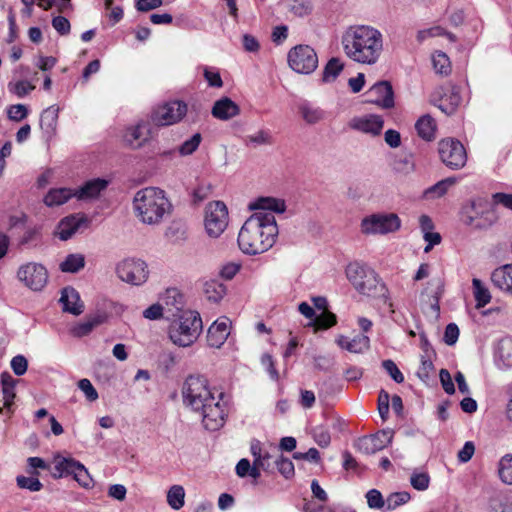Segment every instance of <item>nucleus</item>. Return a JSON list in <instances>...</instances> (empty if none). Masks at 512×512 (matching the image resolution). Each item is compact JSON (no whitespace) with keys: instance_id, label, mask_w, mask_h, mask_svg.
Listing matches in <instances>:
<instances>
[{"instance_id":"1","label":"nucleus","mask_w":512,"mask_h":512,"mask_svg":"<svg viewBox=\"0 0 512 512\" xmlns=\"http://www.w3.org/2000/svg\"><path fill=\"white\" fill-rule=\"evenodd\" d=\"M283 200L260 197L249 204L250 210H258L242 225L238 234V245L247 255H257L268 251L276 242L278 226L273 212L285 211Z\"/></svg>"},{"instance_id":"2","label":"nucleus","mask_w":512,"mask_h":512,"mask_svg":"<svg viewBox=\"0 0 512 512\" xmlns=\"http://www.w3.org/2000/svg\"><path fill=\"white\" fill-rule=\"evenodd\" d=\"M183 402L193 411L202 415L207 430L216 431L224 425L225 407L221 403L223 394L212 391L208 380L203 376H189L182 388Z\"/></svg>"},{"instance_id":"3","label":"nucleus","mask_w":512,"mask_h":512,"mask_svg":"<svg viewBox=\"0 0 512 512\" xmlns=\"http://www.w3.org/2000/svg\"><path fill=\"white\" fill-rule=\"evenodd\" d=\"M341 44L352 61L374 65L383 52V35L370 25H352L344 31Z\"/></svg>"},{"instance_id":"4","label":"nucleus","mask_w":512,"mask_h":512,"mask_svg":"<svg viewBox=\"0 0 512 512\" xmlns=\"http://www.w3.org/2000/svg\"><path fill=\"white\" fill-rule=\"evenodd\" d=\"M133 209L142 223L156 225L171 214L172 204L160 188L146 187L136 192Z\"/></svg>"},{"instance_id":"5","label":"nucleus","mask_w":512,"mask_h":512,"mask_svg":"<svg viewBox=\"0 0 512 512\" xmlns=\"http://www.w3.org/2000/svg\"><path fill=\"white\" fill-rule=\"evenodd\" d=\"M202 331V320L195 311H181L169 328V337L172 342L181 347L193 344Z\"/></svg>"},{"instance_id":"6","label":"nucleus","mask_w":512,"mask_h":512,"mask_svg":"<svg viewBox=\"0 0 512 512\" xmlns=\"http://www.w3.org/2000/svg\"><path fill=\"white\" fill-rule=\"evenodd\" d=\"M346 276L353 287L366 296L382 294L385 286L381 283L378 274L369 266L359 262H352L346 268Z\"/></svg>"},{"instance_id":"7","label":"nucleus","mask_w":512,"mask_h":512,"mask_svg":"<svg viewBox=\"0 0 512 512\" xmlns=\"http://www.w3.org/2000/svg\"><path fill=\"white\" fill-rule=\"evenodd\" d=\"M495 207L485 200H474L463 206L461 219L464 224L478 230L492 227L498 221Z\"/></svg>"},{"instance_id":"8","label":"nucleus","mask_w":512,"mask_h":512,"mask_svg":"<svg viewBox=\"0 0 512 512\" xmlns=\"http://www.w3.org/2000/svg\"><path fill=\"white\" fill-rule=\"evenodd\" d=\"M53 470L51 476L54 479H59L66 476H73L74 480L78 482L83 488H90L93 485V479L88 470L79 461L72 457H64L56 454L52 461Z\"/></svg>"},{"instance_id":"9","label":"nucleus","mask_w":512,"mask_h":512,"mask_svg":"<svg viewBox=\"0 0 512 512\" xmlns=\"http://www.w3.org/2000/svg\"><path fill=\"white\" fill-rule=\"evenodd\" d=\"M445 293V283L439 279L430 280L420 294L419 303L423 313L431 320L440 316L439 299Z\"/></svg>"},{"instance_id":"10","label":"nucleus","mask_w":512,"mask_h":512,"mask_svg":"<svg viewBox=\"0 0 512 512\" xmlns=\"http://www.w3.org/2000/svg\"><path fill=\"white\" fill-rule=\"evenodd\" d=\"M288 64L297 73L310 74L318 66V56L309 45H297L288 53Z\"/></svg>"},{"instance_id":"11","label":"nucleus","mask_w":512,"mask_h":512,"mask_svg":"<svg viewBox=\"0 0 512 512\" xmlns=\"http://www.w3.org/2000/svg\"><path fill=\"white\" fill-rule=\"evenodd\" d=\"M401 220L395 213L372 214L362 220L361 228L365 234H387L399 230Z\"/></svg>"},{"instance_id":"12","label":"nucleus","mask_w":512,"mask_h":512,"mask_svg":"<svg viewBox=\"0 0 512 512\" xmlns=\"http://www.w3.org/2000/svg\"><path fill=\"white\" fill-rule=\"evenodd\" d=\"M228 225V210L221 201H214L206 206L205 229L210 237H219Z\"/></svg>"},{"instance_id":"13","label":"nucleus","mask_w":512,"mask_h":512,"mask_svg":"<svg viewBox=\"0 0 512 512\" xmlns=\"http://www.w3.org/2000/svg\"><path fill=\"white\" fill-rule=\"evenodd\" d=\"M17 277L29 289L40 291L47 283L48 272L42 264L29 262L19 267Z\"/></svg>"},{"instance_id":"14","label":"nucleus","mask_w":512,"mask_h":512,"mask_svg":"<svg viewBox=\"0 0 512 512\" xmlns=\"http://www.w3.org/2000/svg\"><path fill=\"white\" fill-rule=\"evenodd\" d=\"M118 277L129 284L141 285L148 278L147 265L140 259H125L116 267Z\"/></svg>"},{"instance_id":"15","label":"nucleus","mask_w":512,"mask_h":512,"mask_svg":"<svg viewBox=\"0 0 512 512\" xmlns=\"http://www.w3.org/2000/svg\"><path fill=\"white\" fill-rule=\"evenodd\" d=\"M187 113V105L173 101L157 107L151 113V121L157 126H169L179 122Z\"/></svg>"},{"instance_id":"16","label":"nucleus","mask_w":512,"mask_h":512,"mask_svg":"<svg viewBox=\"0 0 512 512\" xmlns=\"http://www.w3.org/2000/svg\"><path fill=\"white\" fill-rule=\"evenodd\" d=\"M348 126L355 131L375 137L381 134L384 119L376 114L356 116L349 121Z\"/></svg>"},{"instance_id":"17","label":"nucleus","mask_w":512,"mask_h":512,"mask_svg":"<svg viewBox=\"0 0 512 512\" xmlns=\"http://www.w3.org/2000/svg\"><path fill=\"white\" fill-rule=\"evenodd\" d=\"M125 144L132 149L143 147L151 138V125L141 120L135 125L127 127L123 136Z\"/></svg>"},{"instance_id":"18","label":"nucleus","mask_w":512,"mask_h":512,"mask_svg":"<svg viewBox=\"0 0 512 512\" xmlns=\"http://www.w3.org/2000/svg\"><path fill=\"white\" fill-rule=\"evenodd\" d=\"M368 101L384 109L394 107V92L390 82L379 81L367 91Z\"/></svg>"},{"instance_id":"19","label":"nucleus","mask_w":512,"mask_h":512,"mask_svg":"<svg viewBox=\"0 0 512 512\" xmlns=\"http://www.w3.org/2000/svg\"><path fill=\"white\" fill-rule=\"evenodd\" d=\"M392 438V430H382L374 435L360 438L357 442V446L359 450H361L365 454H374L384 449L388 444H390Z\"/></svg>"},{"instance_id":"20","label":"nucleus","mask_w":512,"mask_h":512,"mask_svg":"<svg viewBox=\"0 0 512 512\" xmlns=\"http://www.w3.org/2000/svg\"><path fill=\"white\" fill-rule=\"evenodd\" d=\"M230 334V326L228 318H220L216 320L208 329L207 342L209 346L220 348Z\"/></svg>"},{"instance_id":"21","label":"nucleus","mask_w":512,"mask_h":512,"mask_svg":"<svg viewBox=\"0 0 512 512\" xmlns=\"http://www.w3.org/2000/svg\"><path fill=\"white\" fill-rule=\"evenodd\" d=\"M88 222L84 215H70L63 218L57 226L58 237L66 241L70 239L82 225H86Z\"/></svg>"},{"instance_id":"22","label":"nucleus","mask_w":512,"mask_h":512,"mask_svg":"<svg viewBox=\"0 0 512 512\" xmlns=\"http://www.w3.org/2000/svg\"><path fill=\"white\" fill-rule=\"evenodd\" d=\"M60 302L63 304V310L65 312L77 316L84 311V304L80 299L78 291L71 286L62 289Z\"/></svg>"},{"instance_id":"23","label":"nucleus","mask_w":512,"mask_h":512,"mask_svg":"<svg viewBox=\"0 0 512 512\" xmlns=\"http://www.w3.org/2000/svg\"><path fill=\"white\" fill-rule=\"evenodd\" d=\"M211 114L216 119L227 121L240 114V107L230 98L222 97L214 103Z\"/></svg>"},{"instance_id":"24","label":"nucleus","mask_w":512,"mask_h":512,"mask_svg":"<svg viewBox=\"0 0 512 512\" xmlns=\"http://www.w3.org/2000/svg\"><path fill=\"white\" fill-rule=\"evenodd\" d=\"M108 181L101 178L89 180L83 186L74 190V197L79 200L93 199L99 196L101 191L106 189Z\"/></svg>"},{"instance_id":"25","label":"nucleus","mask_w":512,"mask_h":512,"mask_svg":"<svg viewBox=\"0 0 512 512\" xmlns=\"http://www.w3.org/2000/svg\"><path fill=\"white\" fill-rule=\"evenodd\" d=\"M0 380L3 394V408H5L9 414H12V406L16 397L15 387L18 380L14 379L8 372H3L0 376Z\"/></svg>"},{"instance_id":"26","label":"nucleus","mask_w":512,"mask_h":512,"mask_svg":"<svg viewBox=\"0 0 512 512\" xmlns=\"http://www.w3.org/2000/svg\"><path fill=\"white\" fill-rule=\"evenodd\" d=\"M495 287L512 294V264L496 268L491 274Z\"/></svg>"},{"instance_id":"27","label":"nucleus","mask_w":512,"mask_h":512,"mask_svg":"<svg viewBox=\"0 0 512 512\" xmlns=\"http://www.w3.org/2000/svg\"><path fill=\"white\" fill-rule=\"evenodd\" d=\"M495 361L499 368H512V339H503L499 342Z\"/></svg>"},{"instance_id":"28","label":"nucleus","mask_w":512,"mask_h":512,"mask_svg":"<svg viewBox=\"0 0 512 512\" xmlns=\"http://www.w3.org/2000/svg\"><path fill=\"white\" fill-rule=\"evenodd\" d=\"M467 161V153L461 142L450 139V168H462Z\"/></svg>"},{"instance_id":"29","label":"nucleus","mask_w":512,"mask_h":512,"mask_svg":"<svg viewBox=\"0 0 512 512\" xmlns=\"http://www.w3.org/2000/svg\"><path fill=\"white\" fill-rule=\"evenodd\" d=\"M415 128L422 139L431 141L435 138L436 124L430 115L420 117L415 124Z\"/></svg>"},{"instance_id":"30","label":"nucleus","mask_w":512,"mask_h":512,"mask_svg":"<svg viewBox=\"0 0 512 512\" xmlns=\"http://www.w3.org/2000/svg\"><path fill=\"white\" fill-rule=\"evenodd\" d=\"M203 292L207 300L218 303L226 295L227 289L223 283L217 280H209L204 283Z\"/></svg>"},{"instance_id":"31","label":"nucleus","mask_w":512,"mask_h":512,"mask_svg":"<svg viewBox=\"0 0 512 512\" xmlns=\"http://www.w3.org/2000/svg\"><path fill=\"white\" fill-rule=\"evenodd\" d=\"M59 108L50 106L45 109L40 118V126L47 134H54L58 123Z\"/></svg>"},{"instance_id":"32","label":"nucleus","mask_w":512,"mask_h":512,"mask_svg":"<svg viewBox=\"0 0 512 512\" xmlns=\"http://www.w3.org/2000/svg\"><path fill=\"white\" fill-rule=\"evenodd\" d=\"M71 197H74V191L69 188L51 189L44 198V203L47 206H58L67 202Z\"/></svg>"},{"instance_id":"33","label":"nucleus","mask_w":512,"mask_h":512,"mask_svg":"<svg viewBox=\"0 0 512 512\" xmlns=\"http://www.w3.org/2000/svg\"><path fill=\"white\" fill-rule=\"evenodd\" d=\"M85 266V257L80 253L69 254L60 263V270L65 273H77Z\"/></svg>"},{"instance_id":"34","label":"nucleus","mask_w":512,"mask_h":512,"mask_svg":"<svg viewBox=\"0 0 512 512\" xmlns=\"http://www.w3.org/2000/svg\"><path fill=\"white\" fill-rule=\"evenodd\" d=\"M473 294L476 301V307H484L491 300V294L486 285L479 279L474 278L472 281Z\"/></svg>"},{"instance_id":"35","label":"nucleus","mask_w":512,"mask_h":512,"mask_svg":"<svg viewBox=\"0 0 512 512\" xmlns=\"http://www.w3.org/2000/svg\"><path fill=\"white\" fill-rule=\"evenodd\" d=\"M344 68L339 58H331L323 70L322 80L326 83L333 82Z\"/></svg>"},{"instance_id":"36","label":"nucleus","mask_w":512,"mask_h":512,"mask_svg":"<svg viewBox=\"0 0 512 512\" xmlns=\"http://www.w3.org/2000/svg\"><path fill=\"white\" fill-rule=\"evenodd\" d=\"M303 119L308 124H316L324 118V112L317 107L304 103L299 107Z\"/></svg>"},{"instance_id":"37","label":"nucleus","mask_w":512,"mask_h":512,"mask_svg":"<svg viewBox=\"0 0 512 512\" xmlns=\"http://www.w3.org/2000/svg\"><path fill=\"white\" fill-rule=\"evenodd\" d=\"M498 474L503 483L512 485V454H506L500 459Z\"/></svg>"},{"instance_id":"38","label":"nucleus","mask_w":512,"mask_h":512,"mask_svg":"<svg viewBox=\"0 0 512 512\" xmlns=\"http://www.w3.org/2000/svg\"><path fill=\"white\" fill-rule=\"evenodd\" d=\"M274 464V468L276 467L285 479H291L295 475L293 462L282 454L275 457Z\"/></svg>"},{"instance_id":"39","label":"nucleus","mask_w":512,"mask_h":512,"mask_svg":"<svg viewBox=\"0 0 512 512\" xmlns=\"http://www.w3.org/2000/svg\"><path fill=\"white\" fill-rule=\"evenodd\" d=\"M185 492L182 486H172L167 494V502L173 509H180L184 505Z\"/></svg>"},{"instance_id":"40","label":"nucleus","mask_w":512,"mask_h":512,"mask_svg":"<svg viewBox=\"0 0 512 512\" xmlns=\"http://www.w3.org/2000/svg\"><path fill=\"white\" fill-rule=\"evenodd\" d=\"M370 346V339L368 336L359 334L353 339L349 340V344L346 345V350L352 353H362L367 350Z\"/></svg>"},{"instance_id":"41","label":"nucleus","mask_w":512,"mask_h":512,"mask_svg":"<svg viewBox=\"0 0 512 512\" xmlns=\"http://www.w3.org/2000/svg\"><path fill=\"white\" fill-rule=\"evenodd\" d=\"M430 477L427 472L415 470L410 476L411 486L418 490L424 491L429 487Z\"/></svg>"},{"instance_id":"42","label":"nucleus","mask_w":512,"mask_h":512,"mask_svg":"<svg viewBox=\"0 0 512 512\" xmlns=\"http://www.w3.org/2000/svg\"><path fill=\"white\" fill-rule=\"evenodd\" d=\"M410 500V494L406 491L390 494L386 499V509L391 511L407 503Z\"/></svg>"},{"instance_id":"43","label":"nucleus","mask_w":512,"mask_h":512,"mask_svg":"<svg viewBox=\"0 0 512 512\" xmlns=\"http://www.w3.org/2000/svg\"><path fill=\"white\" fill-rule=\"evenodd\" d=\"M312 9L313 5L310 0H293L290 6V11L298 17L309 15Z\"/></svg>"},{"instance_id":"44","label":"nucleus","mask_w":512,"mask_h":512,"mask_svg":"<svg viewBox=\"0 0 512 512\" xmlns=\"http://www.w3.org/2000/svg\"><path fill=\"white\" fill-rule=\"evenodd\" d=\"M201 140H202L201 134L195 133L190 139L184 141L179 146V149H178L179 153L183 156L192 154L199 147Z\"/></svg>"},{"instance_id":"45","label":"nucleus","mask_w":512,"mask_h":512,"mask_svg":"<svg viewBox=\"0 0 512 512\" xmlns=\"http://www.w3.org/2000/svg\"><path fill=\"white\" fill-rule=\"evenodd\" d=\"M246 143L253 144L254 146L271 145L273 143V139L268 131L259 130L257 133L247 136Z\"/></svg>"},{"instance_id":"46","label":"nucleus","mask_w":512,"mask_h":512,"mask_svg":"<svg viewBox=\"0 0 512 512\" xmlns=\"http://www.w3.org/2000/svg\"><path fill=\"white\" fill-rule=\"evenodd\" d=\"M16 482L19 488L28 489L32 492L40 491L43 484L36 477L18 476Z\"/></svg>"},{"instance_id":"47","label":"nucleus","mask_w":512,"mask_h":512,"mask_svg":"<svg viewBox=\"0 0 512 512\" xmlns=\"http://www.w3.org/2000/svg\"><path fill=\"white\" fill-rule=\"evenodd\" d=\"M432 65L436 73L440 75H447V72L444 70L448 65V56L443 51H436L432 55Z\"/></svg>"},{"instance_id":"48","label":"nucleus","mask_w":512,"mask_h":512,"mask_svg":"<svg viewBox=\"0 0 512 512\" xmlns=\"http://www.w3.org/2000/svg\"><path fill=\"white\" fill-rule=\"evenodd\" d=\"M448 190V179H443L435 185L429 187L424 191V197L426 199H432L435 197L442 196Z\"/></svg>"},{"instance_id":"49","label":"nucleus","mask_w":512,"mask_h":512,"mask_svg":"<svg viewBox=\"0 0 512 512\" xmlns=\"http://www.w3.org/2000/svg\"><path fill=\"white\" fill-rule=\"evenodd\" d=\"M8 88L10 92L16 94L19 98H22L34 90L35 86L22 80L16 83H9Z\"/></svg>"},{"instance_id":"50","label":"nucleus","mask_w":512,"mask_h":512,"mask_svg":"<svg viewBox=\"0 0 512 512\" xmlns=\"http://www.w3.org/2000/svg\"><path fill=\"white\" fill-rule=\"evenodd\" d=\"M366 498L370 508L380 509L386 507V500L383 499L382 494L376 489L369 490Z\"/></svg>"},{"instance_id":"51","label":"nucleus","mask_w":512,"mask_h":512,"mask_svg":"<svg viewBox=\"0 0 512 512\" xmlns=\"http://www.w3.org/2000/svg\"><path fill=\"white\" fill-rule=\"evenodd\" d=\"M7 114L10 120L19 122L27 117L28 109L23 104L11 105L7 110Z\"/></svg>"},{"instance_id":"52","label":"nucleus","mask_w":512,"mask_h":512,"mask_svg":"<svg viewBox=\"0 0 512 512\" xmlns=\"http://www.w3.org/2000/svg\"><path fill=\"white\" fill-rule=\"evenodd\" d=\"M382 367L396 383H402L404 381V376L394 361L390 359L384 360L382 362Z\"/></svg>"},{"instance_id":"53","label":"nucleus","mask_w":512,"mask_h":512,"mask_svg":"<svg viewBox=\"0 0 512 512\" xmlns=\"http://www.w3.org/2000/svg\"><path fill=\"white\" fill-rule=\"evenodd\" d=\"M78 388L85 394L87 400L92 402L98 399V392L89 379L83 378L79 380Z\"/></svg>"},{"instance_id":"54","label":"nucleus","mask_w":512,"mask_h":512,"mask_svg":"<svg viewBox=\"0 0 512 512\" xmlns=\"http://www.w3.org/2000/svg\"><path fill=\"white\" fill-rule=\"evenodd\" d=\"M336 324L335 314L329 311H323L318 317L315 318V325L322 329H327Z\"/></svg>"},{"instance_id":"55","label":"nucleus","mask_w":512,"mask_h":512,"mask_svg":"<svg viewBox=\"0 0 512 512\" xmlns=\"http://www.w3.org/2000/svg\"><path fill=\"white\" fill-rule=\"evenodd\" d=\"M10 364L13 372L17 376L24 375L28 369V361L23 355L14 356Z\"/></svg>"},{"instance_id":"56","label":"nucleus","mask_w":512,"mask_h":512,"mask_svg":"<svg viewBox=\"0 0 512 512\" xmlns=\"http://www.w3.org/2000/svg\"><path fill=\"white\" fill-rule=\"evenodd\" d=\"M389 393L381 390L378 397V411L383 420H386L389 414Z\"/></svg>"},{"instance_id":"57","label":"nucleus","mask_w":512,"mask_h":512,"mask_svg":"<svg viewBox=\"0 0 512 512\" xmlns=\"http://www.w3.org/2000/svg\"><path fill=\"white\" fill-rule=\"evenodd\" d=\"M445 35V29L440 26L431 27L428 29L420 30L417 33V40L423 42L424 40L432 37Z\"/></svg>"},{"instance_id":"58","label":"nucleus","mask_w":512,"mask_h":512,"mask_svg":"<svg viewBox=\"0 0 512 512\" xmlns=\"http://www.w3.org/2000/svg\"><path fill=\"white\" fill-rule=\"evenodd\" d=\"M274 459L275 458L270 453L265 452L261 457L254 459V461L256 465L261 466L263 471L270 473L274 471Z\"/></svg>"},{"instance_id":"59","label":"nucleus","mask_w":512,"mask_h":512,"mask_svg":"<svg viewBox=\"0 0 512 512\" xmlns=\"http://www.w3.org/2000/svg\"><path fill=\"white\" fill-rule=\"evenodd\" d=\"M53 28L61 35H66L70 32V22L63 16H56L52 19Z\"/></svg>"},{"instance_id":"60","label":"nucleus","mask_w":512,"mask_h":512,"mask_svg":"<svg viewBox=\"0 0 512 512\" xmlns=\"http://www.w3.org/2000/svg\"><path fill=\"white\" fill-rule=\"evenodd\" d=\"M162 0H136L135 7L140 12H148L162 6Z\"/></svg>"},{"instance_id":"61","label":"nucleus","mask_w":512,"mask_h":512,"mask_svg":"<svg viewBox=\"0 0 512 512\" xmlns=\"http://www.w3.org/2000/svg\"><path fill=\"white\" fill-rule=\"evenodd\" d=\"M293 458L296 460H307L318 463L320 461V453L316 448H310L307 452H295Z\"/></svg>"},{"instance_id":"62","label":"nucleus","mask_w":512,"mask_h":512,"mask_svg":"<svg viewBox=\"0 0 512 512\" xmlns=\"http://www.w3.org/2000/svg\"><path fill=\"white\" fill-rule=\"evenodd\" d=\"M474 452H475V446H474L473 442L467 441L464 444V446L462 447V449L457 454L459 462H461V463L468 462L474 455Z\"/></svg>"},{"instance_id":"63","label":"nucleus","mask_w":512,"mask_h":512,"mask_svg":"<svg viewBox=\"0 0 512 512\" xmlns=\"http://www.w3.org/2000/svg\"><path fill=\"white\" fill-rule=\"evenodd\" d=\"M93 329V325L90 323L88 319H86L85 321L75 325L72 328L71 333L75 337H83L88 335Z\"/></svg>"},{"instance_id":"64","label":"nucleus","mask_w":512,"mask_h":512,"mask_svg":"<svg viewBox=\"0 0 512 512\" xmlns=\"http://www.w3.org/2000/svg\"><path fill=\"white\" fill-rule=\"evenodd\" d=\"M493 203L495 205H502L507 209L512 210V194H506V193H495L492 196Z\"/></svg>"}]
</instances>
